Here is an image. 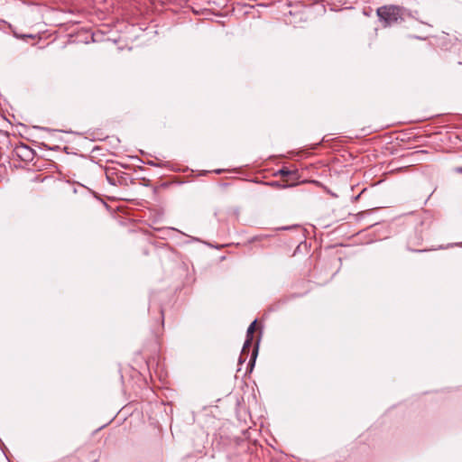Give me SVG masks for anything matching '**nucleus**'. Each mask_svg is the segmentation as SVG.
<instances>
[{"label":"nucleus","instance_id":"obj_7","mask_svg":"<svg viewBox=\"0 0 462 462\" xmlns=\"http://www.w3.org/2000/svg\"><path fill=\"white\" fill-rule=\"evenodd\" d=\"M59 131L62 132V133H67V134H81L80 131L76 130V129H72L70 127L69 128H67V127L66 128H62V129H60Z\"/></svg>","mask_w":462,"mask_h":462},{"label":"nucleus","instance_id":"obj_1","mask_svg":"<svg viewBox=\"0 0 462 462\" xmlns=\"http://www.w3.org/2000/svg\"><path fill=\"white\" fill-rule=\"evenodd\" d=\"M377 15L384 26H391L403 20L402 8L396 5H384L377 9Z\"/></svg>","mask_w":462,"mask_h":462},{"label":"nucleus","instance_id":"obj_3","mask_svg":"<svg viewBox=\"0 0 462 462\" xmlns=\"http://www.w3.org/2000/svg\"><path fill=\"white\" fill-rule=\"evenodd\" d=\"M14 154L23 162H29L33 161L35 152L25 143H19L14 149Z\"/></svg>","mask_w":462,"mask_h":462},{"label":"nucleus","instance_id":"obj_8","mask_svg":"<svg viewBox=\"0 0 462 462\" xmlns=\"http://www.w3.org/2000/svg\"><path fill=\"white\" fill-rule=\"evenodd\" d=\"M273 186H277V187H281L282 185H280L278 182H273L272 183Z\"/></svg>","mask_w":462,"mask_h":462},{"label":"nucleus","instance_id":"obj_5","mask_svg":"<svg viewBox=\"0 0 462 462\" xmlns=\"http://www.w3.org/2000/svg\"><path fill=\"white\" fill-rule=\"evenodd\" d=\"M277 173L279 175H281L282 177H289L291 175H296V171H291L287 168H282V169L279 170Z\"/></svg>","mask_w":462,"mask_h":462},{"label":"nucleus","instance_id":"obj_4","mask_svg":"<svg viewBox=\"0 0 462 462\" xmlns=\"http://www.w3.org/2000/svg\"><path fill=\"white\" fill-rule=\"evenodd\" d=\"M256 322L257 320H254L248 327L247 328V331H246V339L244 343V346H243V348H242V352H241V356L245 355L246 351L248 352L249 351V348L251 347L252 346V341H253V337H254V330H255V325H256Z\"/></svg>","mask_w":462,"mask_h":462},{"label":"nucleus","instance_id":"obj_6","mask_svg":"<svg viewBox=\"0 0 462 462\" xmlns=\"http://www.w3.org/2000/svg\"><path fill=\"white\" fill-rule=\"evenodd\" d=\"M257 353H258V344L254 347L253 352H252V356H251V358H250V361H249V365H251L252 367L254 365L255 359H256V356H257Z\"/></svg>","mask_w":462,"mask_h":462},{"label":"nucleus","instance_id":"obj_9","mask_svg":"<svg viewBox=\"0 0 462 462\" xmlns=\"http://www.w3.org/2000/svg\"><path fill=\"white\" fill-rule=\"evenodd\" d=\"M107 135H104L103 134H100V137H98L99 139H103L104 137H106Z\"/></svg>","mask_w":462,"mask_h":462},{"label":"nucleus","instance_id":"obj_10","mask_svg":"<svg viewBox=\"0 0 462 462\" xmlns=\"http://www.w3.org/2000/svg\"><path fill=\"white\" fill-rule=\"evenodd\" d=\"M263 236H259L257 238H255L256 240H261Z\"/></svg>","mask_w":462,"mask_h":462},{"label":"nucleus","instance_id":"obj_2","mask_svg":"<svg viewBox=\"0 0 462 462\" xmlns=\"http://www.w3.org/2000/svg\"><path fill=\"white\" fill-rule=\"evenodd\" d=\"M424 240V228L420 224L413 231H411L407 237V249L411 252H425L426 249H418L417 247L422 245Z\"/></svg>","mask_w":462,"mask_h":462}]
</instances>
